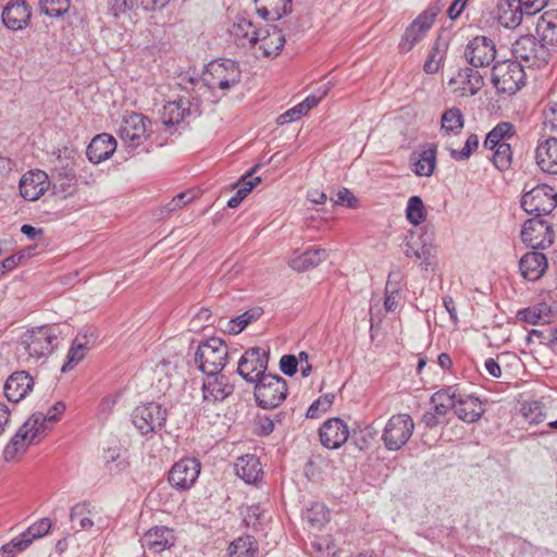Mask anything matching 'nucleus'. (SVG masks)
<instances>
[{"label":"nucleus","mask_w":557,"mask_h":557,"mask_svg":"<svg viewBox=\"0 0 557 557\" xmlns=\"http://www.w3.org/2000/svg\"><path fill=\"white\" fill-rule=\"evenodd\" d=\"M556 27L557 12L553 10L544 12L536 23L539 42L532 35L521 36L512 44L511 51L515 58L524 62L523 65L528 67L547 65L557 51Z\"/></svg>","instance_id":"nucleus-1"},{"label":"nucleus","mask_w":557,"mask_h":557,"mask_svg":"<svg viewBox=\"0 0 557 557\" xmlns=\"http://www.w3.org/2000/svg\"><path fill=\"white\" fill-rule=\"evenodd\" d=\"M557 103H548L542 112V125L535 149L536 164L542 172L557 174Z\"/></svg>","instance_id":"nucleus-2"},{"label":"nucleus","mask_w":557,"mask_h":557,"mask_svg":"<svg viewBox=\"0 0 557 557\" xmlns=\"http://www.w3.org/2000/svg\"><path fill=\"white\" fill-rule=\"evenodd\" d=\"M45 419L42 412H36L24 422L3 450L5 460H12L17 454L25 453L30 444L46 434Z\"/></svg>","instance_id":"nucleus-3"},{"label":"nucleus","mask_w":557,"mask_h":557,"mask_svg":"<svg viewBox=\"0 0 557 557\" xmlns=\"http://www.w3.org/2000/svg\"><path fill=\"white\" fill-rule=\"evenodd\" d=\"M444 5L445 2L442 0L432 2L409 24L398 44V49L401 53L411 51L425 37Z\"/></svg>","instance_id":"nucleus-4"},{"label":"nucleus","mask_w":557,"mask_h":557,"mask_svg":"<svg viewBox=\"0 0 557 557\" xmlns=\"http://www.w3.org/2000/svg\"><path fill=\"white\" fill-rule=\"evenodd\" d=\"M59 332L55 326L42 325L27 331L22 343L28 358L38 361L47 358L58 346Z\"/></svg>","instance_id":"nucleus-5"},{"label":"nucleus","mask_w":557,"mask_h":557,"mask_svg":"<svg viewBox=\"0 0 557 557\" xmlns=\"http://www.w3.org/2000/svg\"><path fill=\"white\" fill-rule=\"evenodd\" d=\"M227 346L219 337H211L201 343L195 352V362L206 375L219 374L226 364Z\"/></svg>","instance_id":"nucleus-6"},{"label":"nucleus","mask_w":557,"mask_h":557,"mask_svg":"<svg viewBox=\"0 0 557 557\" xmlns=\"http://www.w3.org/2000/svg\"><path fill=\"white\" fill-rule=\"evenodd\" d=\"M253 384L256 403L263 409L276 408L287 396V382L280 375L264 373Z\"/></svg>","instance_id":"nucleus-7"},{"label":"nucleus","mask_w":557,"mask_h":557,"mask_svg":"<svg viewBox=\"0 0 557 557\" xmlns=\"http://www.w3.org/2000/svg\"><path fill=\"white\" fill-rule=\"evenodd\" d=\"M524 65L512 60L497 62L492 69V83L502 94L513 95L524 85Z\"/></svg>","instance_id":"nucleus-8"},{"label":"nucleus","mask_w":557,"mask_h":557,"mask_svg":"<svg viewBox=\"0 0 557 557\" xmlns=\"http://www.w3.org/2000/svg\"><path fill=\"white\" fill-rule=\"evenodd\" d=\"M414 429L412 418L407 413L392 416L382 433L384 446L389 451H397L410 440Z\"/></svg>","instance_id":"nucleus-9"},{"label":"nucleus","mask_w":557,"mask_h":557,"mask_svg":"<svg viewBox=\"0 0 557 557\" xmlns=\"http://www.w3.org/2000/svg\"><path fill=\"white\" fill-rule=\"evenodd\" d=\"M557 206V193L547 184H540L524 191L521 197V208L535 216L548 215Z\"/></svg>","instance_id":"nucleus-10"},{"label":"nucleus","mask_w":557,"mask_h":557,"mask_svg":"<svg viewBox=\"0 0 557 557\" xmlns=\"http://www.w3.org/2000/svg\"><path fill=\"white\" fill-rule=\"evenodd\" d=\"M240 76L238 64L233 60L224 59L209 63L203 79L209 88L226 91L240 82Z\"/></svg>","instance_id":"nucleus-11"},{"label":"nucleus","mask_w":557,"mask_h":557,"mask_svg":"<svg viewBox=\"0 0 557 557\" xmlns=\"http://www.w3.org/2000/svg\"><path fill=\"white\" fill-rule=\"evenodd\" d=\"M554 224L543 219L534 216L524 222L521 230V239L533 249H545L554 243Z\"/></svg>","instance_id":"nucleus-12"},{"label":"nucleus","mask_w":557,"mask_h":557,"mask_svg":"<svg viewBox=\"0 0 557 557\" xmlns=\"http://www.w3.org/2000/svg\"><path fill=\"white\" fill-rule=\"evenodd\" d=\"M166 418L168 409L153 401L136 407L132 414L133 423L141 434L157 433Z\"/></svg>","instance_id":"nucleus-13"},{"label":"nucleus","mask_w":557,"mask_h":557,"mask_svg":"<svg viewBox=\"0 0 557 557\" xmlns=\"http://www.w3.org/2000/svg\"><path fill=\"white\" fill-rule=\"evenodd\" d=\"M270 355L261 347H251L240 357L237 366V373L248 383H253L268 369Z\"/></svg>","instance_id":"nucleus-14"},{"label":"nucleus","mask_w":557,"mask_h":557,"mask_svg":"<svg viewBox=\"0 0 557 557\" xmlns=\"http://www.w3.org/2000/svg\"><path fill=\"white\" fill-rule=\"evenodd\" d=\"M98 336L99 334L97 330L91 326L85 327L78 332L72 341L66 355V361L62 366L61 371H71L75 366H77L86 357L88 351L95 347Z\"/></svg>","instance_id":"nucleus-15"},{"label":"nucleus","mask_w":557,"mask_h":557,"mask_svg":"<svg viewBox=\"0 0 557 557\" xmlns=\"http://www.w3.org/2000/svg\"><path fill=\"white\" fill-rule=\"evenodd\" d=\"M201 465L196 458H184L173 465L168 481L177 491L189 490L197 481Z\"/></svg>","instance_id":"nucleus-16"},{"label":"nucleus","mask_w":557,"mask_h":557,"mask_svg":"<svg viewBox=\"0 0 557 557\" xmlns=\"http://www.w3.org/2000/svg\"><path fill=\"white\" fill-rule=\"evenodd\" d=\"M150 120L141 113H131L123 117L119 128L120 138L131 147H138L147 137Z\"/></svg>","instance_id":"nucleus-17"},{"label":"nucleus","mask_w":557,"mask_h":557,"mask_svg":"<svg viewBox=\"0 0 557 557\" xmlns=\"http://www.w3.org/2000/svg\"><path fill=\"white\" fill-rule=\"evenodd\" d=\"M466 60L473 67L488 66L496 58V47L491 38L476 36L466 47Z\"/></svg>","instance_id":"nucleus-18"},{"label":"nucleus","mask_w":557,"mask_h":557,"mask_svg":"<svg viewBox=\"0 0 557 557\" xmlns=\"http://www.w3.org/2000/svg\"><path fill=\"white\" fill-rule=\"evenodd\" d=\"M321 444L329 449H337L347 442L349 429L339 418L325 421L319 430Z\"/></svg>","instance_id":"nucleus-19"},{"label":"nucleus","mask_w":557,"mask_h":557,"mask_svg":"<svg viewBox=\"0 0 557 557\" xmlns=\"http://www.w3.org/2000/svg\"><path fill=\"white\" fill-rule=\"evenodd\" d=\"M49 184L44 171H28L20 181V194L25 200L35 201L48 189Z\"/></svg>","instance_id":"nucleus-20"},{"label":"nucleus","mask_w":557,"mask_h":557,"mask_svg":"<svg viewBox=\"0 0 557 557\" xmlns=\"http://www.w3.org/2000/svg\"><path fill=\"white\" fill-rule=\"evenodd\" d=\"M32 12L25 0H16L8 3L2 10L3 24L13 30H18L28 24Z\"/></svg>","instance_id":"nucleus-21"},{"label":"nucleus","mask_w":557,"mask_h":557,"mask_svg":"<svg viewBox=\"0 0 557 557\" xmlns=\"http://www.w3.org/2000/svg\"><path fill=\"white\" fill-rule=\"evenodd\" d=\"M436 152L435 144H426L420 151L413 152L410 157L412 172L418 176H431L436 166Z\"/></svg>","instance_id":"nucleus-22"},{"label":"nucleus","mask_w":557,"mask_h":557,"mask_svg":"<svg viewBox=\"0 0 557 557\" xmlns=\"http://www.w3.org/2000/svg\"><path fill=\"white\" fill-rule=\"evenodd\" d=\"M448 84L457 86L461 96H473L483 87L484 81L479 71L472 67H463L449 79Z\"/></svg>","instance_id":"nucleus-23"},{"label":"nucleus","mask_w":557,"mask_h":557,"mask_svg":"<svg viewBox=\"0 0 557 557\" xmlns=\"http://www.w3.org/2000/svg\"><path fill=\"white\" fill-rule=\"evenodd\" d=\"M34 386L33 377L25 371L12 373L4 384V394L8 400L18 403Z\"/></svg>","instance_id":"nucleus-24"},{"label":"nucleus","mask_w":557,"mask_h":557,"mask_svg":"<svg viewBox=\"0 0 557 557\" xmlns=\"http://www.w3.org/2000/svg\"><path fill=\"white\" fill-rule=\"evenodd\" d=\"M203 382L202 392L206 401H222L234 392V386L228 383L227 377L222 374L207 375Z\"/></svg>","instance_id":"nucleus-25"},{"label":"nucleus","mask_w":557,"mask_h":557,"mask_svg":"<svg viewBox=\"0 0 557 557\" xmlns=\"http://www.w3.org/2000/svg\"><path fill=\"white\" fill-rule=\"evenodd\" d=\"M116 149L115 138L107 133L99 134L92 138L87 147V157L92 163H100L109 159Z\"/></svg>","instance_id":"nucleus-26"},{"label":"nucleus","mask_w":557,"mask_h":557,"mask_svg":"<svg viewBox=\"0 0 557 557\" xmlns=\"http://www.w3.org/2000/svg\"><path fill=\"white\" fill-rule=\"evenodd\" d=\"M454 410L460 420L473 423L482 417L485 408L478 397L459 393Z\"/></svg>","instance_id":"nucleus-27"},{"label":"nucleus","mask_w":557,"mask_h":557,"mask_svg":"<svg viewBox=\"0 0 557 557\" xmlns=\"http://www.w3.org/2000/svg\"><path fill=\"white\" fill-rule=\"evenodd\" d=\"M497 18L500 25L513 29L518 27L524 13V5L519 0H498Z\"/></svg>","instance_id":"nucleus-28"},{"label":"nucleus","mask_w":557,"mask_h":557,"mask_svg":"<svg viewBox=\"0 0 557 557\" xmlns=\"http://www.w3.org/2000/svg\"><path fill=\"white\" fill-rule=\"evenodd\" d=\"M141 542L149 550L161 553L174 545L175 536L173 530L166 527H154L146 532Z\"/></svg>","instance_id":"nucleus-29"},{"label":"nucleus","mask_w":557,"mask_h":557,"mask_svg":"<svg viewBox=\"0 0 557 557\" xmlns=\"http://www.w3.org/2000/svg\"><path fill=\"white\" fill-rule=\"evenodd\" d=\"M260 29L246 17H238L232 25L230 34L237 46H253L258 42Z\"/></svg>","instance_id":"nucleus-30"},{"label":"nucleus","mask_w":557,"mask_h":557,"mask_svg":"<svg viewBox=\"0 0 557 557\" xmlns=\"http://www.w3.org/2000/svg\"><path fill=\"white\" fill-rule=\"evenodd\" d=\"M520 271L523 277L529 281L539 280L547 268V259L540 251L527 252L519 262Z\"/></svg>","instance_id":"nucleus-31"},{"label":"nucleus","mask_w":557,"mask_h":557,"mask_svg":"<svg viewBox=\"0 0 557 557\" xmlns=\"http://www.w3.org/2000/svg\"><path fill=\"white\" fill-rule=\"evenodd\" d=\"M258 42L264 55H277L285 44V36L281 29L271 25L264 30L260 29Z\"/></svg>","instance_id":"nucleus-32"},{"label":"nucleus","mask_w":557,"mask_h":557,"mask_svg":"<svg viewBox=\"0 0 557 557\" xmlns=\"http://www.w3.org/2000/svg\"><path fill=\"white\" fill-rule=\"evenodd\" d=\"M327 258V251L322 248H310L302 253L294 255L289 259V267L298 272H305L319 265Z\"/></svg>","instance_id":"nucleus-33"},{"label":"nucleus","mask_w":557,"mask_h":557,"mask_svg":"<svg viewBox=\"0 0 557 557\" xmlns=\"http://www.w3.org/2000/svg\"><path fill=\"white\" fill-rule=\"evenodd\" d=\"M236 474L246 483H256L262 475V468L259 458L255 455H245L235 463Z\"/></svg>","instance_id":"nucleus-34"},{"label":"nucleus","mask_w":557,"mask_h":557,"mask_svg":"<svg viewBox=\"0 0 557 557\" xmlns=\"http://www.w3.org/2000/svg\"><path fill=\"white\" fill-rule=\"evenodd\" d=\"M98 516L95 507L87 502L78 503L72 507L70 519L73 528L79 530H90L94 527V518Z\"/></svg>","instance_id":"nucleus-35"},{"label":"nucleus","mask_w":557,"mask_h":557,"mask_svg":"<svg viewBox=\"0 0 557 557\" xmlns=\"http://www.w3.org/2000/svg\"><path fill=\"white\" fill-rule=\"evenodd\" d=\"M517 318L529 324H545L550 323L554 311L547 304L542 302L518 311Z\"/></svg>","instance_id":"nucleus-36"},{"label":"nucleus","mask_w":557,"mask_h":557,"mask_svg":"<svg viewBox=\"0 0 557 557\" xmlns=\"http://www.w3.org/2000/svg\"><path fill=\"white\" fill-rule=\"evenodd\" d=\"M447 49V39L440 35L434 41L424 62L423 70L425 73L434 74L440 70L443 61L445 60Z\"/></svg>","instance_id":"nucleus-37"},{"label":"nucleus","mask_w":557,"mask_h":557,"mask_svg":"<svg viewBox=\"0 0 557 557\" xmlns=\"http://www.w3.org/2000/svg\"><path fill=\"white\" fill-rule=\"evenodd\" d=\"M183 99L170 101L163 108L162 121L165 125H176L190 114L189 108H186Z\"/></svg>","instance_id":"nucleus-38"},{"label":"nucleus","mask_w":557,"mask_h":557,"mask_svg":"<svg viewBox=\"0 0 557 557\" xmlns=\"http://www.w3.org/2000/svg\"><path fill=\"white\" fill-rule=\"evenodd\" d=\"M465 123V117L460 109L454 107L442 114L441 131L445 134L458 135Z\"/></svg>","instance_id":"nucleus-39"},{"label":"nucleus","mask_w":557,"mask_h":557,"mask_svg":"<svg viewBox=\"0 0 557 557\" xmlns=\"http://www.w3.org/2000/svg\"><path fill=\"white\" fill-rule=\"evenodd\" d=\"M515 135V127L509 122L498 123L492 131H490L484 140V147L493 150L495 146L506 144L503 141L506 138Z\"/></svg>","instance_id":"nucleus-40"},{"label":"nucleus","mask_w":557,"mask_h":557,"mask_svg":"<svg viewBox=\"0 0 557 557\" xmlns=\"http://www.w3.org/2000/svg\"><path fill=\"white\" fill-rule=\"evenodd\" d=\"M404 253L407 257L422 259L425 263L424 269L430 264L429 259L431 257V247L425 243H420V238H416L413 234H410V236L407 237Z\"/></svg>","instance_id":"nucleus-41"},{"label":"nucleus","mask_w":557,"mask_h":557,"mask_svg":"<svg viewBox=\"0 0 557 557\" xmlns=\"http://www.w3.org/2000/svg\"><path fill=\"white\" fill-rule=\"evenodd\" d=\"M256 542L250 535L238 537L228 547V557H256Z\"/></svg>","instance_id":"nucleus-42"},{"label":"nucleus","mask_w":557,"mask_h":557,"mask_svg":"<svg viewBox=\"0 0 557 557\" xmlns=\"http://www.w3.org/2000/svg\"><path fill=\"white\" fill-rule=\"evenodd\" d=\"M263 313L260 307L251 308L236 318L228 321V332L231 334H239L248 324L257 321Z\"/></svg>","instance_id":"nucleus-43"},{"label":"nucleus","mask_w":557,"mask_h":557,"mask_svg":"<svg viewBox=\"0 0 557 557\" xmlns=\"http://www.w3.org/2000/svg\"><path fill=\"white\" fill-rule=\"evenodd\" d=\"M260 4L258 12L272 14L275 18H282L292 12V0H256Z\"/></svg>","instance_id":"nucleus-44"},{"label":"nucleus","mask_w":557,"mask_h":557,"mask_svg":"<svg viewBox=\"0 0 557 557\" xmlns=\"http://www.w3.org/2000/svg\"><path fill=\"white\" fill-rule=\"evenodd\" d=\"M329 510L322 503H314L302 513V519L312 528L321 529L329 520Z\"/></svg>","instance_id":"nucleus-45"},{"label":"nucleus","mask_w":557,"mask_h":557,"mask_svg":"<svg viewBox=\"0 0 557 557\" xmlns=\"http://www.w3.org/2000/svg\"><path fill=\"white\" fill-rule=\"evenodd\" d=\"M406 218L413 225H420L426 220V210L419 196H411L406 208Z\"/></svg>","instance_id":"nucleus-46"},{"label":"nucleus","mask_w":557,"mask_h":557,"mask_svg":"<svg viewBox=\"0 0 557 557\" xmlns=\"http://www.w3.org/2000/svg\"><path fill=\"white\" fill-rule=\"evenodd\" d=\"M520 412L530 423H540L545 418L544 404L539 400L522 403Z\"/></svg>","instance_id":"nucleus-47"},{"label":"nucleus","mask_w":557,"mask_h":557,"mask_svg":"<svg viewBox=\"0 0 557 557\" xmlns=\"http://www.w3.org/2000/svg\"><path fill=\"white\" fill-rule=\"evenodd\" d=\"M71 5V0H39L40 12L50 17H59L65 14Z\"/></svg>","instance_id":"nucleus-48"},{"label":"nucleus","mask_w":557,"mask_h":557,"mask_svg":"<svg viewBox=\"0 0 557 557\" xmlns=\"http://www.w3.org/2000/svg\"><path fill=\"white\" fill-rule=\"evenodd\" d=\"M493 154V163L499 171H506L512 162V151L509 144L495 146Z\"/></svg>","instance_id":"nucleus-49"},{"label":"nucleus","mask_w":557,"mask_h":557,"mask_svg":"<svg viewBox=\"0 0 557 557\" xmlns=\"http://www.w3.org/2000/svg\"><path fill=\"white\" fill-rule=\"evenodd\" d=\"M459 392L455 386L437 391L431 396L432 405H445L455 408Z\"/></svg>","instance_id":"nucleus-50"},{"label":"nucleus","mask_w":557,"mask_h":557,"mask_svg":"<svg viewBox=\"0 0 557 557\" xmlns=\"http://www.w3.org/2000/svg\"><path fill=\"white\" fill-rule=\"evenodd\" d=\"M479 147V137L475 134H471L461 150L449 149L450 157L456 161H466L468 160L473 151H475Z\"/></svg>","instance_id":"nucleus-51"},{"label":"nucleus","mask_w":557,"mask_h":557,"mask_svg":"<svg viewBox=\"0 0 557 557\" xmlns=\"http://www.w3.org/2000/svg\"><path fill=\"white\" fill-rule=\"evenodd\" d=\"M51 521L48 518H42L32 525H29L24 532V536L29 540L30 544L34 540L45 536L51 529Z\"/></svg>","instance_id":"nucleus-52"},{"label":"nucleus","mask_w":557,"mask_h":557,"mask_svg":"<svg viewBox=\"0 0 557 557\" xmlns=\"http://www.w3.org/2000/svg\"><path fill=\"white\" fill-rule=\"evenodd\" d=\"M334 395L327 394L313 401L307 410L306 417L318 418L322 412L327 411L333 405Z\"/></svg>","instance_id":"nucleus-53"},{"label":"nucleus","mask_w":557,"mask_h":557,"mask_svg":"<svg viewBox=\"0 0 557 557\" xmlns=\"http://www.w3.org/2000/svg\"><path fill=\"white\" fill-rule=\"evenodd\" d=\"M75 190V176L66 174L59 183L53 184V193L63 198L72 195Z\"/></svg>","instance_id":"nucleus-54"},{"label":"nucleus","mask_w":557,"mask_h":557,"mask_svg":"<svg viewBox=\"0 0 557 557\" xmlns=\"http://www.w3.org/2000/svg\"><path fill=\"white\" fill-rule=\"evenodd\" d=\"M260 166V164H256L239 182L240 188L245 190L247 195L261 182L260 176H252Z\"/></svg>","instance_id":"nucleus-55"},{"label":"nucleus","mask_w":557,"mask_h":557,"mask_svg":"<svg viewBox=\"0 0 557 557\" xmlns=\"http://www.w3.org/2000/svg\"><path fill=\"white\" fill-rule=\"evenodd\" d=\"M136 0H108L110 12L115 16L124 14L128 10L133 9Z\"/></svg>","instance_id":"nucleus-56"},{"label":"nucleus","mask_w":557,"mask_h":557,"mask_svg":"<svg viewBox=\"0 0 557 557\" xmlns=\"http://www.w3.org/2000/svg\"><path fill=\"white\" fill-rule=\"evenodd\" d=\"M334 203L339 206H346L348 208H356L358 206V199L349 189L342 188L337 191Z\"/></svg>","instance_id":"nucleus-57"},{"label":"nucleus","mask_w":557,"mask_h":557,"mask_svg":"<svg viewBox=\"0 0 557 557\" xmlns=\"http://www.w3.org/2000/svg\"><path fill=\"white\" fill-rule=\"evenodd\" d=\"M298 359L294 355H284L280 360L281 371L288 376H293L297 372Z\"/></svg>","instance_id":"nucleus-58"},{"label":"nucleus","mask_w":557,"mask_h":557,"mask_svg":"<svg viewBox=\"0 0 557 557\" xmlns=\"http://www.w3.org/2000/svg\"><path fill=\"white\" fill-rule=\"evenodd\" d=\"M193 198H194V195H191V193H189V191L180 193L175 197H173L172 200L170 202H168L164 208L169 212H173V211L182 208L183 206L187 205L188 202H190L193 200Z\"/></svg>","instance_id":"nucleus-59"},{"label":"nucleus","mask_w":557,"mask_h":557,"mask_svg":"<svg viewBox=\"0 0 557 557\" xmlns=\"http://www.w3.org/2000/svg\"><path fill=\"white\" fill-rule=\"evenodd\" d=\"M262 516V510L259 505H251L247 507L246 512L244 515L245 523L250 527H256L259 523V520Z\"/></svg>","instance_id":"nucleus-60"},{"label":"nucleus","mask_w":557,"mask_h":557,"mask_svg":"<svg viewBox=\"0 0 557 557\" xmlns=\"http://www.w3.org/2000/svg\"><path fill=\"white\" fill-rule=\"evenodd\" d=\"M65 410V404L62 401H58L54 404L47 413H42L45 419V428L48 430L47 422H54L59 420V416L62 414Z\"/></svg>","instance_id":"nucleus-61"},{"label":"nucleus","mask_w":557,"mask_h":557,"mask_svg":"<svg viewBox=\"0 0 557 557\" xmlns=\"http://www.w3.org/2000/svg\"><path fill=\"white\" fill-rule=\"evenodd\" d=\"M548 0H519L524 5L525 15H533L545 8Z\"/></svg>","instance_id":"nucleus-62"},{"label":"nucleus","mask_w":557,"mask_h":557,"mask_svg":"<svg viewBox=\"0 0 557 557\" xmlns=\"http://www.w3.org/2000/svg\"><path fill=\"white\" fill-rule=\"evenodd\" d=\"M403 275L400 272H389L385 289H389L392 294H399L401 289Z\"/></svg>","instance_id":"nucleus-63"},{"label":"nucleus","mask_w":557,"mask_h":557,"mask_svg":"<svg viewBox=\"0 0 557 557\" xmlns=\"http://www.w3.org/2000/svg\"><path fill=\"white\" fill-rule=\"evenodd\" d=\"M258 434L270 435L274 430V420L268 416L258 417Z\"/></svg>","instance_id":"nucleus-64"}]
</instances>
